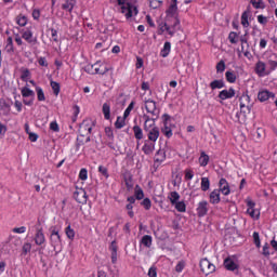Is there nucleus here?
<instances>
[{
    "label": "nucleus",
    "mask_w": 277,
    "mask_h": 277,
    "mask_svg": "<svg viewBox=\"0 0 277 277\" xmlns=\"http://www.w3.org/2000/svg\"><path fill=\"white\" fill-rule=\"evenodd\" d=\"M177 5V1L176 0H171V4L168 9V13L169 14H176V10H179V6Z\"/></svg>",
    "instance_id": "obj_38"
},
{
    "label": "nucleus",
    "mask_w": 277,
    "mask_h": 277,
    "mask_svg": "<svg viewBox=\"0 0 277 277\" xmlns=\"http://www.w3.org/2000/svg\"><path fill=\"white\" fill-rule=\"evenodd\" d=\"M50 130L54 131V133H60V124H57V121H52L50 123Z\"/></svg>",
    "instance_id": "obj_57"
},
{
    "label": "nucleus",
    "mask_w": 277,
    "mask_h": 277,
    "mask_svg": "<svg viewBox=\"0 0 277 277\" xmlns=\"http://www.w3.org/2000/svg\"><path fill=\"white\" fill-rule=\"evenodd\" d=\"M161 131L166 137H172V129H170V124H163Z\"/></svg>",
    "instance_id": "obj_41"
},
{
    "label": "nucleus",
    "mask_w": 277,
    "mask_h": 277,
    "mask_svg": "<svg viewBox=\"0 0 277 277\" xmlns=\"http://www.w3.org/2000/svg\"><path fill=\"white\" fill-rule=\"evenodd\" d=\"M200 269L202 274L209 276V274H213L215 272V266L208 259H202L199 263Z\"/></svg>",
    "instance_id": "obj_5"
},
{
    "label": "nucleus",
    "mask_w": 277,
    "mask_h": 277,
    "mask_svg": "<svg viewBox=\"0 0 277 277\" xmlns=\"http://www.w3.org/2000/svg\"><path fill=\"white\" fill-rule=\"evenodd\" d=\"M225 85L224 80H214L210 83L211 90H222Z\"/></svg>",
    "instance_id": "obj_26"
},
{
    "label": "nucleus",
    "mask_w": 277,
    "mask_h": 277,
    "mask_svg": "<svg viewBox=\"0 0 277 277\" xmlns=\"http://www.w3.org/2000/svg\"><path fill=\"white\" fill-rule=\"evenodd\" d=\"M235 96V89L229 88L228 90H222L219 93V98H221V101H226L228 98H233Z\"/></svg>",
    "instance_id": "obj_13"
},
{
    "label": "nucleus",
    "mask_w": 277,
    "mask_h": 277,
    "mask_svg": "<svg viewBox=\"0 0 277 277\" xmlns=\"http://www.w3.org/2000/svg\"><path fill=\"white\" fill-rule=\"evenodd\" d=\"M169 200L171 205H176L181 200V195L177 192H171L169 195Z\"/></svg>",
    "instance_id": "obj_31"
},
{
    "label": "nucleus",
    "mask_w": 277,
    "mask_h": 277,
    "mask_svg": "<svg viewBox=\"0 0 277 277\" xmlns=\"http://www.w3.org/2000/svg\"><path fill=\"white\" fill-rule=\"evenodd\" d=\"M16 23L19 25V27H25V25H27V17L24 15H18L16 17Z\"/></svg>",
    "instance_id": "obj_42"
},
{
    "label": "nucleus",
    "mask_w": 277,
    "mask_h": 277,
    "mask_svg": "<svg viewBox=\"0 0 277 277\" xmlns=\"http://www.w3.org/2000/svg\"><path fill=\"white\" fill-rule=\"evenodd\" d=\"M142 150L144 155H153L155 151V142L145 140Z\"/></svg>",
    "instance_id": "obj_11"
},
{
    "label": "nucleus",
    "mask_w": 277,
    "mask_h": 277,
    "mask_svg": "<svg viewBox=\"0 0 277 277\" xmlns=\"http://www.w3.org/2000/svg\"><path fill=\"white\" fill-rule=\"evenodd\" d=\"M237 38H239L237 32H235V31L229 32L228 40H229L230 44H237V42H238Z\"/></svg>",
    "instance_id": "obj_45"
},
{
    "label": "nucleus",
    "mask_w": 277,
    "mask_h": 277,
    "mask_svg": "<svg viewBox=\"0 0 277 277\" xmlns=\"http://www.w3.org/2000/svg\"><path fill=\"white\" fill-rule=\"evenodd\" d=\"M102 111H103L105 120L111 119V106L109 105V103L103 104Z\"/></svg>",
    "instance_id": "obj_20"
},
{
    "label": "nucleus",
    "mask_w": 277,
    "mask_h": 277,
    "mask_svg": "<svg viewBox=\"0 0 277 277\" xmlns=\"http://www.w3.org/2000/svg\"><path fill=\"white\" fill-rule=\"evenodd\" d=\"M199 163L202 168H205L209 164V155H206L205 151H202L199 157Z\"/></svg>",
    "instance_id": "obj_33"
},
{
    "label": "nucleus",
    "mask_w": 277,
    "mask_h": 277,
    "mask_svg": "<svg viewBox=\"0 0 277 277\" xmlns=\"http://www.w3.org/2000/svg\"><path fill=\"white\" fill-rule=\"evenodd\" d=\"M50 85L53 90L54 95L58 96L60 95V90H61L60 83H57L56 81H51Z\"/></svg>",
    "instance_id": "obj_39"
},
{
    "label": "nucleus",
    "mask_w": 277,
    "mask_h": 277,
    "mask_svg": "<svg viewBox=\"0 0 277 277\" xmlns=\"http://www.w3.org/2000/svg\"><path fill=\"white\" fill-rule=\"evenodd\" d=\"M262 254H263L264 256H269V245H268V243H265V245L263 246V252H262Z\"/></svg>",
    "instance_id": "obj_63"
},
{
    "label": "nucleus",
    "mask_w": 277,
    "mask_h": 277,
    "mask_svg": "<svg viewBox=\"0 0 277 277\" xmlns=\"http://www.w3.org/2000/svg\"><path fill=\"white\" fill-rule=\"evenodd\" d=\"M183 269H185V262L180 261L175 266V272H177V274H181Z\"/></svg>",
    "instance_id": "obj_59"
},
{
    "label": "nucleus",
    "mask_w": 277,
    "mask_h": 277,
    "mask_svg": "<svg viewBox=\"0 0 277 277\" xmlns=\"http://www.w3.org/2000/svg\"><path fill=\"white\" fill-rule=\"evenodd\" d=\"M224 267L228 271V272H235V269H237V263H235V260L232 258H226L224 260Z\"/></svg>",
    "instance_id": "obj_16"
},
{
    "label": "nucleus",
    "mask_w": 277,
    "mask_h": 277,
    "mask_svg": "<svg viewBox=\"0 0 277 277\" xmlns=\"http://www.w3.org/2000/svg\"><path fill=\"white\" fill-rule=\"evenodd\" d=\"M27 230V227L22 226V227H15L13 228V233H17L18 235H23Z\"/></svg>",
    "instance_id": "obj_60"
},
{
    "label": "nucleus",
    "mask_w": 277,
    "mask_h": 277,
    "mask_svg": "<svg viewBox=\"0 0 277 277\" xmlns=\"http://www.w3.org/2000/svg\"><path fill=\"white\" fill-rule=\"evenodd\" d=\"M220 190H217V189H214V190H212L211 193H210V196H209V198H210V202H211V205H220V202H221V198H220Z\"/></svg>",
    "instance_id": "obj_17"
},
{
    "label": "nucleus",
    "mask_w": 277,
    "mask_h": 277,
    "mask_svg": "<svg viewBox=\"0 0 277 277\" xmlns=\"http://www.w3.org/2000/svg\"><path fill=\"white\" fill-rule=\"evenodd\" d=\"M247 213L252 217L253 220H259V216L261 215V212L254 208H248Z\"/></svg>",
    "instance_id": "obj_35"
},
{
    "label": "nucleus",
    "mask_w": 277,
    "mask_h": 277,
    "mask_svg": "<svg viewBox=\"0 0 277 277\" xmlns=\"http://www.w3.org/2000/svg\"><path fill=\"white\" fill-rule=\"evenodd\" d=\"M145 109L147 114L156 116V118H159V109L157 108V102L153 100L145 101Z\"/></svg>",
    "instance_id": "obj_6"
},
{
    "label": "nucleus",
    "mask_w": 277,
    "mask_h": 277,
    "mask_svg": "<svg viewBox=\"0 0 277 277\" xmlns=\"http://www.w3.org/2000/svg\"><path fill=\"white\" fill-rule=\"evenodd\" d=\"M265 64L262 62V61H259L256 64H255V72L256 75H259V77H263V75H265Z\"/></svg>",
    "instance_id": "obj_21"
},
{
    "label": "nucleus",
    "mask_w": 277,
    "mask_h": 277,
    "mask_svg": "<svg viewBox=\"0 0 277 277\" xmlns=\"http://www.w3.org/2000/svg\"><path fill=\"white\" fill-rule=\"evenodd\" d=\"M98 172L102 176H105V179H109V171L107 170L106 167L100 166Z\"/></svg>",
    "instance_id": "obj_51"
},
{
    "label": "nucleus",
    "mask_w": 277,
    "mask_h": 277,
    "mask_svg": "<svg viewBox=\"0 0 277 277\" xmlns=\"http://www.w3.org/2000/svg\"><path fill=\"white\" fill-rule=\"evenodd\" d=\"M210 187H211V182L209 181V177H202L201 192H209Z\"/></svg>",
    "instance_id": "obj_32"
},
{
    "label": "nucleus",
    "mask_w": 277,
    "mask_h": 277,
    "mask_svg": "<svg viewBox=\"0 0 277 277\" xmlns=\"http://www.w3.org/2000/svg\"><path fill=\"white\" fill-rule=\"evenodd\" d=\"M219 187V192L223 194V196H228L230 194V186L228 185V181H226V179L220 180Z\"/></svg>",
    "instance_id": "obj_10"
},
{
    "label": "nucleus",
    "mask_w": 277,
    "mask_h": 277,
    "mask_svg": "<svg viewBox=\"0 0 277 277\" xmlns=\"http://www.w3.org/2000/svg\"><path fill=\"white\" fill-rule=\"evenodd\" d=\"M250 2H251V5L255 8V10H263L265 8L263 0H251Z\"/></svg>",
    "instance_id": "obj_37"
},
{
    "label": "nucleus",
    "mask_w": 277,
    "mask_h": 277,
    "mask_svg": "<svg viewBox=\"0 0 277 277\" xmlns=\"http://www.w3.org/2000/svg\"><path fill=\"white\" fill-rule=\"evenodd\" d=\"M94 66V70H95V75H105L107 72V67H105V65L101 64V62H96L95 64H93Z\"/></svg>",
    "instance_id": "obj_18"
},
{
    "label": "nucleus",
    "mask_w": 277,
    "mask_h": 277,
    "mask_svg": "<svg viewBox=\"0 0 277 277\" xmlns=\"http://www.w3.org/2000/svg\"><path fill=\"white\" fill-rule=\"evenodd\" d=\"M50 242L54 250H56L58 246H62V237L60 236V232H57L56 229H52L50 235Z\"/></svg>",
    "instance_id": "obj_7"
},
{
    "label": "nucleus",
    "mask_w": 277,
    "mask_h": 277,
    "mask_svg": "<svg viewBox=\"0 0 277 277\" xmlns=\"http://www.w3.org/2000/svg\"><path fill=\"white\" fill-rule=\"evenodd\" d=\"M241 25H242V27L250 26V23L248 22V11H245L241 15Z\"/></svg>",
    "instance_id": "obj_46"
},
{
    "label": "nucleus",
    "mask_w": 277,
    "mask_h": 277,
    "mask_svg": "<svg viewBox=\"0 0 277 277\" xmlns=\"http://www.w3.org/2000/svg\"><path fill=\"white\" fill-rule=\"evenodd\" d=\"M74 198L79 202V205H85V202H88V194L82 188L74 193Z\"/></svg>",
    "instance_id": "obj_9"
},
{
    "label": "nucleus",
    "mask_w": 277,
    "mask_h": 277,
    "mask_svg": "<svg viewBox=\"0 0 277 277\" xmlns=\"http://www.w3.org/2000/svg\"><path fill=\"white\" fill-rule=\"evenodd\" d=\"M155 161L157 163H163L166 161V150L164 149H159L155 156Z\"/></svg>",
    "instance_id": "obj_24"
},
{
    "label": "nucleus",
    "mask_w": 277,
    "mask_h": 277,
    "mask_svg": "<svg viewBox=\"0 0 277 277\" xmlns=\"http://www.w3.org/2000/svg\"><path fill=\"white\" fill-rule=\"evenodd\" d=\"M274 96L276 95L269 91H261L258 94V98L261 101V103H265V101H269V98H274Z\"/></svg>",
    "instance_id": "obj_15"
},
{
    "label": "nucleus",
    "mask_w": 277,
    "mask_h": 277,
    "mask_svg": "<svg viewBox=\"0 0 277 277\" xmlns=\"http://www.w3.org/2000/svg\"><path fill=\"white\" fill-rule=\"evenodd\" d=\"M185 179H186V181H192V179H194V171L186 170L185 171Z\"/></svg>",
    "instance_id": "obj_61"
},
{
    "label": "nucleus",
    "mask_w": 277,
    "mask_h": 277,
    "mask_svg": "<svg viewBox=\"0 0 277 277\" xmlns=\"http://www.w3.org/2000/svg\"><path fill=\"white\" fill-rule=\"evenodd\" d=\"M170 120H172V117L168 114L162 115V121L163 124H170Z\"/></svg>",
    "instance_id": "obj_62"
},
{
    "label": "nucleus",
    "mask_w": 277,
    "mask_h": 277,
    "mask_svg": "<svg viewBox=\"0 0 277 277\" xmlns=\"http://www.w3.org/2000/svg\"><path fill=\"white\" fill-rule=\"evenodd\" d=\"M79 133L80 135L77 137V148L90 142V134L92 133V121L83 120L80 124Z\"/></svg>",
    "instance_id": "obj_1"
},
{
    "label": "nucleus",
    "mask_w": 277,
    "mask_h": 277,
    "mask_svg": "<svg viewBox=\"0 0 277 277\" xmlns=\"http://www.w3.org/2000/svg\"><path fill=\"white\" fill-rule=\"evenodd\" d=\"M226 70V63L224 61H220L216 64V72H224Z\"/></svg>",
    "instance_id": "obj_50"
},
{
    "label": "nucleus",
    "mask_w": 277,
    "mask_h": 277,
    "mask_svg": "<svg viewBox=\"0 0 277 277\" xmlns=\"http://www.w3.org/2000/svg\"><path fill=\"white\" fill-rule=\"evenodd\" d=\"M117 3L120 8L121 14H124L126 18H133V16H137L138 12L137 6H134L129 2V0H117Z\"/></svg>",
    "instance_id": "obj_2"
},
{
    "label": "nucleus",
    "mask_w": 277,
    "mask_h": 277,
    "mask_svg": "<svg viewBox=\"0 0 277 277\" xmlns=\"http://www.w3.org/2000/svg\"><path fill=\"white\" fill-rule=\"evenodd\" d=\"M149 1V5L150 8H153V10H157V8H159L163 2L160 0H148Z\"/></svg>",
    "instance_id": "obj_52"
},
{
    "label": "nucleus",
    "mask_w": 277,
    "mask_h": 277,
    "mask_svg": "<svg viewBox=\"0 0 277 277\" xmlns=\"http://www.w3.org/2000/svg\"><path fill=\"white\" fill-rule=\"evenodd\" d=\"M240 111L241 114H250L252 109V104L250 103V96L248 94H243L240 98Z\"/></svg>",
    "instance_id": "obj_4"
},
{
    "label": "nucleus",
    "mask_w": 277,
    "mask_h": 277,
    "mask_svg": "<svg viewBox=\"0 0 277 277\" xmlns=\"http://www.w3.org/2000/svg\"><path fill=\"white\" fill-rule=\"evenodd\" d=\"M65 234L66 236L72 241V239H75V229H72V227H70V225H68L65 228Z\"/></svg>",
    "instance_id": "obj_40"
},
{
    "label": "nucleus",
    "mask_w": 277,
    "mask_h": 277,
    "mask_svg": "<svg viewBox=\"0 0 277 277\" xmlns=\"http://www.w3.org/2000/svg\"><path fill=\"white\" fill-rule=\"evenodd\" d=\"M209 213V202L207 200H202L197 205V215L199 217H205Z\"/></svg>",
    "instance_id": "obj_8"
},
{
    "label": "nucleus",
    "mask_w": 277,
    "mask_h": 277,
    "mask_svg": "<svg viewBox=\"0 0 277 277\" xmlns=\"http://www.w3.org/2000/svg\"><path fill=\"white\" fill-rule=\"evenodd\" d=\"M79 179L81 181H88V169H81L80 170Z\"/></svg>",
    "instance_id": "obj_58"
},
{
    "label": "nucleus",
    "mask_w": 277,
    "mask_h": 277,
    "mask_svg": "<svg viewBox=\"0 0 277 277\" xmlns=\"http://www.w3.org/2000/svg\"><path fill=\"white\" fill-rule=\"evenodd\" d=\"M133 107H135V103L131 102L123 113L124 118H129V116L131 115V111H133Z\"/></svg>",
    "instance_id": "obj_47"
},
{
    "label": "nucleus",
    "mask_w": 277,
    "mask_h": 277,
    "mask_svg": "<svg viewBox=\"0 0 277 277\" xmlns=\"http://www.w3.org/2000/svg\"><path fill=\"white\" fill-rule=\"evenodd\" d=\"M22 38L26 40V42H29V44L36 42V40H34V32H31V30L24 31Z\"/></svg>",
    "instance_id": "obj_29"
},
{
    "label": "nucleus",
    "mask_w": 277,
    "mask_h": 277,
    "mask_svg": "<svg viewBox=\"0 0 277 277\" xmlns=\"http://www.w3.org/2000/svg\"><path fill=\"white\" fill-rule=\"evenodd\" d=\"M141 243L145 246V248H150L153 246V236L150 235H145L141 239Z\"/></svg>",
    "instance_id": "obj_28"
},
{
    "label": "nucleus",
    "mask_w": 277,
    "mask_h": 277,
    "mask_svg": "<svg viewBox=\"0 0 277 277\" xmlns=\"http://www.w3.org/2000/svg\"><path fill=\"white\" fill-rule=\"evenodd\" d=\"M225 77L228 83H235L237 81V76L233 71H226Z\"/></svg>",
    "instance_id": "obj_36"
},
{
    "label": "nucleus",
    "mask_w": 277,
    "mask_h": 277,
    "mask_svg": "<svg viewBox=\"0 0 277 277\" xmlns=\"http://www.w3.org/2000/svg\"><path fill=\"white\" fill-rule=\"evenodd\" d=\"M172 43H170V41L164 42L163 49L160 52L161 57H168V55H170Z\"/></svg>",
    "instance_id": "obj_23"
},
{
    "label": "nucleus",
    "mask_w": 277,
    "mask_h": 277,
    "mask_svg": "<svg viewBox=\"0 0 277 277\" xmlns=\"http://www.w3.org/2000/svg\"><path fill=\"white\" fill-rule=\"evenodd\" d=\"M135 198L136 200H142L144 198V190H142L140 185L135 186Z\"/></svg>",
    "instance_id": "obj_43"
},
{
    "label": "nucleus",
    "mask_w": 277,
    "mask_h": 277,
    "mask_svg": "<svg viewBox=\"0 0 277 277\" xmlns=\"http://www.w3.org/2000/svg\"><path fill=\"white\" fill-rule=\"evenodd\" d=\"M135 140H144V130L141 129L140 126H134L132 128Z\"/></svg>",
    "instance_id": "obj_22"
},
{
    "label": "nucleus",
    "mask_w": 277,
    "mask_h": 277,
    "mask_svg": "<svg viewBox=\"0 0 277 277\" xmlns=\"http://www.w3.org/2000/svg\"><path fill=\"white\" fill-rule=\"evenodd\" d=\"M173 206H175V209L176 211H179V213H185V211H187V206L185 205V201H177Z\"/></svg>",
    "instance_id": "obj_34"
},
{
    "label": "nucleus",
    "mask_w": 277,
    "mask_h": 277,
    "mask_svg": "<svg viewBox=\"0 0 277 277\" xmlns=\"http://www.w3.org/2000/svg\"><path fill=\"white\" fill-rule=\"evenodd\" d=\"M253 241L256 248H261V237L259 236L258 232L253 233Z\"/></svg>",
    "instance_id": "obj_54"
},
{
    "label": "nucleus",
    "mask_w": 277,
    "mask_h": 277,
    "mask_svg": "<svg viewBox=\"0 0 277 277\" xmlns=\"http://www.w3.org/2000/svg\"><path fill=\"white\" fill-rule=\"evenodd\" d=\"M159 34H163V31H168L169 36H174V30H172V28L170 26H168V24L166 23H160L159 24Z\"/></svg>",
    "instance_id": "obj_27"
},
{
    "label": "nucleus",
    "mask_w": 277,
    "mask_h": 277,
    "mask_svg": "<svg viewBox=\"0 0 277 277\" xmlns=\"http://www.w3.org/2000/svg\"><path fill=\"white\" fill-rule=\"evenodd\" d=\"M22 96L24 98H29V97L34 98L36 96V93L34 92V90L25 87V88L22 89Z\"/></svg>",
    "instance_id": "obj_25"
},
{
    "label": "nucleus",
    "mask_w": 277,
    "mask_h": 277,
    "mask_svg": "<svg viewBox=\"0 0 277 277\" xmlns=\"http://www.w3.org/2000/svg\"><path fill=\"white\" fill-rule=\"evenodd\" d=\"M85 72H88L89 75H96V71L94 69V64H89L84 67Z\"/></svg>",
    "instance_id": "obj_56"
},
{
    "label": "nucleus",
    "mask_w": 277,
    "mask_h": 277,
    "mask_svg": "<svg viewBox=\"0 0 277 277\" xmlns=\"http://www.w3.org/2000/svg\"><path fill=\"white\" fill-rule=\"evenodd\" d=\"M45 241H47V238L44 237V232H42V228H38L35 235L36 246H43Z\"/></svg>",
    "instance_id": "obj_12"
},
{
    "label": "nucleus",
    "mask_w": 277,
    "mask_h": 277,
    "mask_svg": "<svg viewBox=\"0 0 277 277\" xmlns=\"http://www.w3.org/2000/svg\"><path fill=\"white\" fill-rule=\"evenodd\" d=\"M143 119L144 121V126L143 129H145L146 127H155V121H157L159 119V117L157 116H148V115H143Z\"/></svg>",
    "instance_id": "obj_14"
},
{
    "label": "nucleus",
    "mask_w": 277,
    "mask_h": 277,
    "mask_svg": "<svg viewBox=\"0 0 277 277\" xmlns=\"http://www.w3.org/2000/svg\"><path fill=\"white\" fill-rule=\"evenodd\" d=\"M149 142H157L159 140V127L157 124L154 126H147L146 128H143Z\"/></svg>",
    "instance_id": "obj_3"
},
{
    "label": "nucleus",
    "mask_w": 277,
    "mask_h": 277,
    "mask_svg": "<svg viewBox=\"0 0 277 277\" xmlns=\"http://www.w3.org/2000/svg\"><path fill=\"white\" fill-rule=\"evenodd\" d=\"M75 5H77V0H65V3L62 4V10L72 12Z\"/></svg>",
    "instance_id": "obj_19"
},
{
    "label": "nucleus",
    "mask_w": 277,
    "mask_h": 277,
    "mask_svg": "<svg viewBox=\"0 0 277 277\" xmlns=\"http://www.w3.org/2000/svg\"><path fill=\"white\" fill-rule=\"evenodd\" d=\"M240 42H241V51H245L246 45H247V49L250 48V44L248 43V37L246 35L240 37Z\"/></svg>",
    "instance_id": "obj_48"
},
{
    "label": "nucleus",
    "mask_w": 277,
    "mask_h": 277,
    "mask_svg": "<svg viewBox=\"0 0 277 277\" xmlns=\"http://www.w3.org/2000/svg\"><path fill=\"white\" fill-rule=\"evenodd\" d=\"M0 107L4 111H10V108L12 107V105L8 103L5 100H0Z\"/></svg>",
    "instance_id": "obj_49"
},
{
    "label": "nucleus",
    "mask_w": 277,
    "mask_h": 277,
    "mask_svg": "<svg viewBox=\"0 0 277 277\" xmlns=\"http://www.w3.org/2000/svg\"><path fill=\"white\" fill-rule=\"evenodd\" d=\"M127 118L124 117H117V120L115 122V129H123V127H127Z\"/></svg>",
    "instance_id": "obj_30"
},
{
    "label": "nucleus",
    "mask_w": 277,
    "mask_h": 277,
    "mask_svg": "<svg viewBox=\"0 0 277 277\" xmlns=\"http://www.w3.org/2000/svg\"><path fill=\"white\" fill-rule=\"evenodd\" d=\"M142 207H144V209H146V211H149L150 207H153L151 201L148 198H145L142 202H141Z\"/></svg>",
    "instance_id": "obj_53"
},
{
    "label": "nucleus",
    "mask_w": 277,
    "mask_h": 277,
    "mask_svg": "<svg viewBox=\"0 0 277 277\" xmlns=\"http://www.w3.org/2000/svg\"><path fill=\"white\" fill-rule=\"evenodd\" d=\"M148 276L149 277H157V268L151 266L148 271Z\"/></svg>",
    "instance_id": "obj_64"
},
{
    "label": "nucleus",
    "mask_w": 277,
    "mask_h": 277,
    "mask_svg": "<svg viewBox=\"0 0 277 277\" xmlns=\"http://www.w3.org/2000/svg\"><path fill=\"white\" fill-rule=\"evenodd\" d=\"M36 92H37L38 101H47V97L44 96V91L42 90V88L37 87Z\"/></svg>",
    "instance_id": "obj_44"
},
{
    "label": "nucleus",
    "mask_w": 277,
    "mask_h": 277,
    "mask_svg": "<svg viewBox=\"0 0 277 277\" xmlns=\"http://www.w3.org/2000/svg\"><path fill=\"white\" fill-rule=\"evenodd\" d=\"M22 250H23V254H29V252H31V243L25 242L23 245Z\"/></svg>",
    "instance_id": "obj_55"
}]
</instances>
